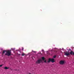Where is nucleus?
<instances>
[{
  "mask_svg": "<svg viewBox=\"0 0 74 74\" xmlns=\"http://www.w3.org/2000/svg\"><path fill=\"white\" fill-rule=\"evenodd\" d=\"M60 64H61V65H63L64 64V62L63 61H61L59 62Z\"/></svg>",
  "mask_w": 74,
  "mask_h": 74,
  "instance_id": "20e7f679",
  "label": "nucleus"
},
{
  "mask_svg": "<svg viewBox=\"0 0 74 74\" xmlns=\"http://www.w3.org/2000/svg\"><path fill=\"white\" fill-rule=\"evenodd\" d=\"M42 59L43 60H45V58L44 57H42Z\"/></svg>",
  "mask_w": 74,
  "mask_h": 74,
  "instance_id": "1a4fd4ad",
  "label": "nucleus"
},
{
  "mask_svg": "<svg viewBox=\"0 0 74 74\" xmlns=\"http://www.w3.org/2000/svg\"><path fill=\"white\" fill-rule=\"evenodd\" d=\"M5 55H7L8 56H10L11 55V50H8L5 54Z\"/></svg>",
  "mask_w": 74,
  "mask_h": 74,
  "instance_id": "f03ea898",
  "label": "nucleus"
},
{
  "mask_svg": "<svg viewBox=\"0 0 74 74\" xmlns=\"http://www.w3.org/2000/svg\"><path fill=\"white\" fill-rule=\"evenodd\" d=\"M56 56H54L53 58H56Z\"/></svg>",
  "mask_w": 74,
  "mask_h": 74,
  "instance_id": "9b49d317",
  "label": "nucleus"
},
{
  "mask_svg": "<svg viewBox=\"0 0 74 74\" xmlns=\"http://www.w3.org/2000/svg\"><path fill=\"white\" fill-rule=\"evenodd\" d=\"M8 69H9V68L7 67H4V69H5V70H7Z\"/></svg>",
  "mask_w": 74,
  "mask_h": 74,
  "instance_id": "0eeeda50",
  "label": "nucleus"
},
{
  "mask_svg": "<svg viewBox=\"0 0 74 74\" xmlns=\"http://www.w3.org/2000/svg\"><path fill=\"white\" fill-rule=\"evenodd\" d=\"M24 55H25V54L24 53H23L21 54V56H24Z\"/></svg>",
  "mask_w": 74,
  "mask_h": 74,
  "instance_id": "9d476101",
  "label": "nucleus"
},
{
  "mask_svg": "<svg viewBox=\"0 0 74 74\" xmlns=\"http://www.w3.org/2000/svg\"><path fill=\"white\" fill-rule=\"evenodd\" d=\"M51 59L49 58L47 62L48 63H49V62H51Z\"/></svg>",
  "mask_w": 74,
  "mask_h": 74,
  "instance_id": "423d86ee",
  "label": "nucleus"
},
{
  "mask_svg": "<svg viewBox=\"0 0 74 74\" xmlns=\"http://www.w3.org/2000/svg\"><path fill=\"white\" fill-rule=\"evenodd\" d=\"M22 50V51H23V48Z\"/></svg>",
  "mask_w": 74,
  "mask_h": 74,
  "instance_id": "2eb2a0df",
  "label": "nucleus"
},
{
  "mask_svg": "<svg viewBox=\"0 0 74 74\" xmlns=\"http://www.w3.org/2000/svg\"><path fill=\"white\" fill-rule=\"evenodd\" d=\"M18 55H21V54H18Z\"/></svg>",
  "mask_w": 74,
  "mask_h": 74,
  "instance_id": "dca6fc26",
  "label": "nucleus"
},
{
  "mask_svg": "<svg viewBox=\"0 0 74 74\" xmlns=\"http://www.w3.org/2000/svg\"><path fill=\"white\" fill-rule=\"evenodd\" d=\"M42 51H44L43 50H42Z\"/></svg>",
  "mask_w": 74,
  "mask_h": 74,
  "instance_id": "f3484780",
  "label": "nucleus"
},
{
  "mask_svg": "<svg viewBox=\"0 0 74 74\" xmlns=\"http://www.w3.org/2000/svg\"><path fill=\"white\" fill-rule=\"evenodd\" d=\"M5 52H6V51H5V50H4V51H3V52L2 53V55H3V54H4V53H5Z\"/></svg>",
  "mask_w": 74,
  "mask_h": 74,
  "instance_id": "6e6552de",
  "label": "nucleus"
},
{
  "mask_svg": "<svg viewBox=\"0 0 74 74\" xmlns=\"http://www.w3.org/2000/svg\"><path fill=\"white\" fill-rule=\"evenodd\" d=\"M64 53L66 56H69L70 55H74V52L73 51H71L70 53H69L68 51H66V52H64Z\"/></svg>",
  "mask_w": 74,
  "mask_h": 74,
  "instance_id": "f257e3e1",
  "label": "nucleus"
},
{
  "mask_svg": "<svg viewBox=\"0 0 74 74\" xmlns=\"http://www.w3.org/2000/svg\"><path fill=\"white\" fill-rule=\"evenodd\" d=\"M45 63H46V62H47V61H46V60H45Z\"/></svg>",
  "mask_w": 74,
  "mask_h": 74,
  "instance_id": "4468645a",
  "label": "nucleus"
},
{
  "mask_svg": "<svg viewBox=\"0 0 74 74\" xmlns=\"http://www.w3.org/2000/svg\"><path fill=\"white\" fill-rule=\"evenodd\" d=\"M42 60L39 59L36 62V64H40L41 62H42Z\"/></svg>",
  "mask_w": 74,
  "mask_h": 74,
  "instance_id": "7ed1b4c3",
  "label": "nucleus"
},
{
  "mask_svg": "<svg viewBox=\"0 0 74 74\" xmlns=\"http://www.w3.org/2000/svg\"><path fill=\"white\" fill-rule=\"evenodd\" d=\"M51 61L52 63H54L55 62V60L53 58H52L51 59Z\"/></svg>",
  "mask_w": 74,
  "mask_h": 74,
  "instance_id": "39448f33",
  "label": "nucleus"
},
{
  "mask_svg": "<svg viewBox=\"0 0 74 74\" xmlns=\"http://www.w3.org/2000/svg\"><path fill=\"white\" fill-rule=\"evenodd\" d=\"M32 52H34V53H36V51H32Z\"/></svg>",
  "mask_w": 74,
  "mask_h": 74,
  "instance_id": "ddd939ff",
  "label": "nucleus"
},
{
  "mask_svg": "<svg viewBox=\"0 0 74 74\" xmlns=\"http://www.w3.org/2000/svg\"><path fill=\"white\" fill-rule=\"evenodd\" d=\"M3 65H0V67H2Z\"/></svg>",
  "mask_w": 74,
  "mask_h": 74,
  "instance_id": "f8f14e48",
  "label": "nucleus"
}]
</instances>
